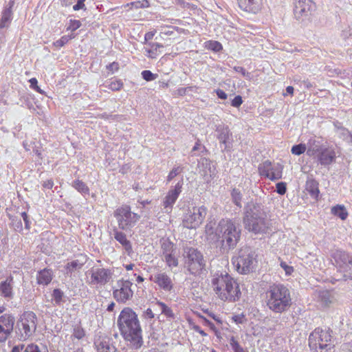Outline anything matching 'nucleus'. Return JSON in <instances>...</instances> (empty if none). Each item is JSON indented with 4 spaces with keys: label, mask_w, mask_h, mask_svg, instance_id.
<instances>
[{
    "label": "nucleus",
    "mask_w": 352,
    "mask_h": 352,
    "mask_svg": "<svg viewBox=\"0 0 352 352\" xmlns=\"http://www.w3.org/2000/svg\"><path fill=\"white\" fill-rule=\"evenodd\" d=\"M315 10V4L312 0H295L294 13L298 21H309L313 11Z\"/></svg>",
    "instance_id": "ddd939ff"
},
{
    "label": "nucleus",
    "mask_w": 352,
    "mask_h": 352,
    "mask_svg": "<svg viewBox=\"0 0 352 352\" xmlns=\"http://www.w3.org/2000/svg\"><path fill=\"white\" fill-rule=\"evenodd\" d=\"M118 227L122 230H130L140 219V216L137 213L132 212L128 205H122L114 211Z\"/></svg>",
    "instance_id": "9b49d317"
},
{
    "label": "nucleus",
    "mask_w": 352,
    "mask_h": 352,
    "mask_svg": "<svg viewBox=\"0 0 352 352\" xmlns=\"http://www.w3.org/2000/svg\"><path fill=\"white\" fill-rule=\"evenodd\" d=\"M243 102V100H242V98L241 96H236L231 102V104L232 106L234 107H239L241 106V104H242Z\"/></svg>",
    "instance_id": "4d7b16f0"
},
{
    "label": "nucleus",
    "mask_w": 352,
    "mask_h": 352,
    "mask_svg": "<svg viewBox=\"0 0 352 352\" xmlns=\"http://www.w3.org/2000/svg\"><path fill=\"white\" fill-rule=\"evenodd\" d=\"M183 186V180L178 182L177 184L170 188L163 201L164 212L169 213L172 210L173 206L177 201L179 194L182 192Z\"/></svg>",
    "instance_id": "f3484780"
},
{
    "label": "nucleus",
    "mask_w": 352,
    "mask_h": 352,
    "mask_svg": "<svg viewBox=\"0 0 352 352\" xmlns=\"http://www.w3.org/2000/svg\"><path fill=\"white\" fill-rule=\"evenodd\" d=\"M37 318L32 311L25 312L17 321L16 333L19 339L25 340L31 337L36 329Z\"/></svg>",
    "instance_id": "9d476101"
},
{
    "label": "nucleus",
    "mask_w": 352,
    "mask_h": 352,
    "mask_svg": "<svg viewBox=\"0 0 352 352\" xmlns=\"http://www.w3.org/2000/svg\"><path fill=\"white\" fill-rule=\"evenodd\" d=\"M14 322V318L10 314L0 316V342H4L11 336Z\"/></svg>",
    "instance_id": "dca6fc26"
},
{
    "label": "nucleus",
    "mask_w": 352,
    "mask_h": 352,
    "mask_svg": "<svg viewBox=\"0 0 352 352\" xmlns=\"http://www.w3.org/2000/svg\"><path fill=\"white\" fill-rule=\"evenodd\" d=\"M146 45V47L144 48L146 52L145 55L150 58H156L160 54L158 50L164 47L163 45L158 43H147Z\"/></svg>",
    "instance_id": "c756f323"
},
{
    "label": "nucleus",
    "mask_w": 352,
    "mask_h": 352,
    "mask_svg": "<svg viewBox=\"0 0 352 352\" xmlns=\"http://www.w3.org/2000/svg\"><path fill=\"white\" fill-rule=\"evenodd\" d=\"M184 267L188 272L197 276L205 270L206 261L203 254L196 248L186 247L184 249Z\"/></svg>",
    "instance_id": "0eeeda50"
},
{
    "label": "nucleus",
    "mask_w": 352,
    "mask_h": 352,
    "mask_svg": "<svg viewBox=\"0 0 352 352\" xmlns=\"http://www.w3.org/2000/svg\"><path fill=\"white\" fill-rule=\"evenodd\" d=\"M72 186L81 194H89V188L87 184L81 180L77 179L74 181L72 184Z\"/></svg>",
    "instance_id": "c9c22d12"
},
{
    "label": "nucleus",
    "mask_w": 352,
    "mask_h": 352,
    "mask_svg": "<svg viewBox=\"0 0 352 352\" xmlns=\"http://www.w3.org/2000/svg\"><path fill=\"white\" fill-rule=\"evenodd\" d=\"M113 232L115 239L122 245L126 254L131 256L133 253L132 245L130 241L127 239L126 234L117 228L113 229Z\"/></svg>",
    "instance_id": "393cba45"
},
{
    "label": "nucleus",
    "mask_w": 352,
    "mask_h": 352,
    "mask_svg": "<svg viewBox=\"0 0 352 352\" xmlns=\"http://www.w3.org/2000/svg\"><path fill=\"white\" fill-rule=\"evenodd\" d=\"M71 38L72 37L68 36H63L60 39L54 42V44L57 47H61L64 46L71 39Z\"/></svg>",
    "instance_id": "3c124183"
},
{
    "label": "nucleus",
    "mask_w": 352,
    "mask_h": 352,
    "mask_svg": "<svg viewBox=\"0 0 352 352\" xmlns=\"http://www.w3.org/2000/svg\"><path fill=\"white\" fill-rule=\"evenodd\" d=\"M144 317L145 318L151 319L154 318V314L153 313L152 310L150 308H148L144 311Z\"/></svg>",
    "instance_id": "774afa93"
},
{
    "label": "nucleus",
    "mask_w": 352,
    "mask_h": 352,
    "mask_svg": "<svg viewBox=\"0 0 352 352\" xmlns=\"http://www.w3.org/2000/svg\"><path fill=\"white\" fill-rule=\"evenodd\" d=\"M199 164L203 168L204 176L209 175L210 178H212L216 175V167L209 159L201 158L199 161Z\"/></svg>",
    "instance_id": "bb28decb"
},
{
    "label": "nucleus",
    "mask_w": 352,
    "mask_h": 352,
    "mask_svg": "<svg viewBox=\"0 0 352 352\" xmlns=\"http://www.w3.org/2000/svg\"><path fill=\"white\" fill-rule=\"evenodd\" d=\"M332 213L340 217L342 220H345L347 218L348 212L343 206L337 205L331 209Z\"/></svg>",
    "instance_id": "e433bc0d"
},
{
    "label": "nucleus",
    "mask_w": 352,
    "mask_h": 352,
    "mask_svg": "<svg viewBox=\"0 0 352 352\" xmlns=\"http://www.w3.org/2000/svg\"><path fill=\"white\" fill-rule=\"evenodd\" d=\"M84 264H85V261H80L78 259L67 263V264L66 265V267H65L66 270H67L66 274H72V273L74 271H75L76 270H80L82 267V266L84 265Z\"/></svg>",
    "instance_id": "72a5a7b5"
},
{
    "label": "nucleus",
    "mask_w": 352,
    "mask_h": 352,
    "mask_svg": "<svg viewBox=\"0 0 352 352\" xmlns=\"http://www.w3.org/2000/svg\"><path fill=\"white\" fill-rule=\"evenodd\" d=\"M216 131L218 133L217 139L220 143L224 145L223 150H227L230 146V137L232 133L228 126L223 125H219L217 126Z\"/></svg>",
    "instance_id": "b1692460"
},
{
    "label": "nucleus",
    "mask_w": 352,
    "mask_h": 352,
    "mask_svg": "<svg viewBox=\"0 0 352 352\" xmlns=\"http://www.w3.org/2000/svg\"><path fill=\"white\" fill-rule=\"evenodd\" d=\"M280 267L285 270L287 275H290L294 272L293 267L288 265L285 262L282 261Z\"/></svg>",
    "instance_id": "5fc2aeb1"
},
{
    "label": "nucleus",
    "mask_w": 352,
    "mask_h": 352,
    "mask_svg": "<svg viewBox=\"0 0 352 352\" xmlns=\"http://www.w3.org/2000/svg\"><path fill=\"white\" fill-rule=\"evenodd\" d=\"M331 331L316 328L309 336V346L312 351L318 352H333L334 344L331 335Z\"/></svg>",
    "instance_id": "6e6552de"
},
{
    "label": "nucleus",
    "mask_w": 352,
    "mask_h": 352,
    "mask_svg": "<svg viewBox=\"0 0 352 352\" xmlns=\"http://www.w3.org/2000/svg\"><path fill=\"white\" fill-rule=\"evenodd\" d=\"M318 182L314 179L309 178L307 180L305 184V189L310 195V196L317 200L320 194L318 188Z\"/></svg>",
    "instance_id": "c85d7f7f"
},
{
    "label": "nucleus",
    "mask_w": 352,
    "mask_h": 352,
    "mask_svg": "<svg viewBox=\"0 0 352 352\" xmlns=\"http://www.w3.org/2000/svg\"><path fill=\"white\" fill-rule=\"evenodd\" d=\"M239 8L248 12L256 14L262 7V0H237Z\"/></svg>",
    "instance_id": "412c9836"
},
{
    "label": "nucleus",
    "mask_w": 352,
    "mask_h": 352,
    "mask_svg": "<svg viewBox=\"0 0 352 352\" xmlns=\"http://www.w3.org/2000/svg\"><path fill=\"white\" fill-rule=\"evenodd\" d=\"M230 344L234 352H245L244 349L239 345L234 337L231 338Z\"/></svg>",
    "instance_id": "09e8293b"
},
{
    "label": "nucleus",
    "mask_w": 352,
    "mask_h": 352,
    "mask_svg": "<svg viewBox=\"0 0 352 352\" xmlns=\"http://www.w3.org/2000/svg\"><path fill=\"white\" fill-rule=\"evenodd\" d=\"M333 125L335 127V132L338 135V136L344 140H349V137H351V132L345 127H344L342 124L338 121L333 122Z\"/></svg>",
    "instance_id": "7c9ffc66"
},
{
    "label": "nucleus",
    "mask_w": 352,
    "mask_h": 352,
    "mask_svg": "<svg viewBox=\"0 0 352 352\" xmlns=\"http://www.w3.org/2000/svg\"><path fill=\"white\" fill-rule=\"evenodd\" d=\"M205 231L208 241L217 247L219 246L223 254L236 248L241 234L239 225L228 219H222L216 228H213L212 223H208Z\"/></svg>",
    "instance_id": "f257e3e1"
},
{
    "label": "nucleus",
    "mask_w": 352,
    "mask_h": 352,
    "mask_svg": "<svg viewBox=\"0 0 352 352\" xmlns=\"http://www.w3.org/2000/svg\"><path fill=\"white\" fill-rule=\"evenodd\" d=\"M64 293L60 289H54L52 292V298L54 300V304L60 305L62 302H64Z\"/></svg>",
    "instance_id": "58836bf2"
},
{
    "label": "nucleus",
    "mask_w": 352,
    "mask_h": 352,
    "mask_svg": "<svg viewBox=\"0 0 352 352\" xmlns=\"http://www.w3.org/2000/svg\"><path fill=\"white\" fill-rule=\"evenodd\" d=\"M142 78L146 81H151L156 78L157 74H153L149 70H144L142 72Z\"/></svg>",
    "instance_id": "8fccbe9b"
},
{
    "label": "nucleus",
    "mask_w": 352,
    "mask_h": 352,
    "mask_svg": "<svg viewBox=\"0 0 352 352\" xmlns=\"http://www.w3.org/2000/svg\"><path fill=\"white\" fill-rule=\"evenodd\" d=\"M336 153L331 146H324L317 155L318 162L321 165L327 166L335 162Z\"/></svg>",
    "instance_id": "6ab92c4d"
},
{
    "label": "nucleus",
    "mask_w": 352,
    "mask_h": 352,
    "mask_svg": "<svg viewBox=\"0 0 352 352\" xmlns=\"http://www.w3.org/2000/svg\"><path fill=\"white\" fill-rule=\"evenodd\" d=\"M276 192L279 195H283L285 194L286 190H287V187H286L285 183L279 182V183L276 184Z\"/></svg>",
    "instance_id": "603ef678"
},
{
    "label": "nucleus",
    "mask_w": 352,
    "mask_h": 352,
    "mask_svg": "<svg viewBox=\"0 0 352 352\" xmlns=\"http://www.w3.org/2000/svg\"><path fill=\"white\" fill-rule=\"evenodd\" d=\"M104 86L112 91H119L122 89L123 83L120 80H115L111 82H106Z\"/></svg>",
    "instance_id": "79ce46f5"
},
{
    "label": "nucleus",
    "mask_w": 352,
    "mask_h": 352,
    "mask_svg": "<svg viewBox=\"0 0 352 352\" xmlns=\"http://www.w3.org/2000/svg\"><path fill=\"white\" fill-rule=\"evenodd\" d=\"M307 150V146L305 144H299L294 145L292 147L291 152L292 154L296 155H300L305 152Z\"/></svg>",
    "instance_id": "49530a36"
},
{
    "label": "nucleus",
    "mask_w": 352,
    "mask_h": 352,
    "mask_svg": "<svg viewBox=\"0 0 352 352\" xmlns=\"http://www.w3.org/2000/svg\"><path fill=\"white\" fill-rule=\"evenodd\" d=\"M267 307L275 314L288 311L292 304L289 289L283 284L270 285L265 292Z\"/></svg>",
    "instance_id": "20e7f679"
},
{
    "label": "nucleus",
    "mask_w": 352,
    "mask_h": 352,
    "mask_svg": "<svg viewBox=\"0 0 352 352\" xmlns=\"http://www.w3.org/2000/svg\"><path fill=\"white\" fill-rule=\"evenodd\" d=\"M282 170L283 167L279 164L272 166L270 180L273 181L280 179L282 177Z\"/></svg>",
    "instance_id": "4c0bfd02"
},
{
    "label": "nucleus",
    "mask_w": 352,
    "mask_h": 352,
    "mask_svg": "<svg viewBox=\"0 0 352 352\" xmlns=\"http://www.w3.org/2000/svg\"><path fill=\"white\" fill-rule=\"evenodd\" d=\"M232 200L238 207L241 208L242 194L237 188H234L231 192Z\"/></svg>",
    "instance_id": "ea45409f"
},
{
    "label": "nucleus",
    "mask_w": 352,
    "mask_h": 352,
    "mask_svg": "<svg viewBox=\"0 0 352 352\" xmlns=\"http://www.w3.org/2000/svg\"><path fill=\"white\" fill-rule=\"evenodd\" d=\"M54 186V182L52 179H48L43 183V187L47 189L52 188Z\"/></svg>",
    "instance_id": "338daca9"
},
{
    "label": "nucleus",
    "mask_w": 352,
    "mask_h": 352,
    "mask_svg": "<svg viewBox=\"0 0 352 352\" xmlns=\"http://www.w3.org/2000/svg\"><path fill=\"white\" fill-rule=\"evenodd\" d=\"M30 87L36 90L37 92L42 94L43 91L37 85L38 81L35 78H31L30 80Z\"/></svg>",
    "instance_id": "6e6d98bb"
},
{
    "label": "nucleus",
    "mask_w": 352,
    "mask_h": 352,
    "mask_svg": "<svg viewBox=\"0 0 352 352\" xmlns=\"http://www.w3.org/2000/svg\"><path fill=\"white\" fill-rule=\"evenodd\" d=\"M213 290L223 301L236 302L241 296L239 284L227 272L216 273L212 279Z\"/></svg>",
    "instance_id": "39448f33"
},
{
    "label": "nucleus",
    "mask_w": 352,
    "mask_h": 352,
    "mask_svg": "<svg viewBox=\"0 0 352 352\" xmlns=\"http://www.w3.org/2000/svg\"><path fill=\"white\" fill-rule=\"evenodd\" d=\"M97 352H119L117 348L109 340H102L97 345Z\"/></svg>",
    "instance_id": "2f4dec72"
},
{
    "label": "nucleus",
    "mask_w": 352,
    "mask_h": 352,
    "mask_svg": "<svg viewBox=\"0 0 352 352\" xmlns=\"http://www.w3.org/2000/svg\"><path fill=\"white\" fill-rule=\"evenodd\" d=\"M11 352H49L46 345L30 343L27 345L19 344L13 346Z\"/></svg>",
    "instance_id": "aec40b11"
},
{
    "label": "nucleus",
    "mask_w": 352,
    "mask_h": 352,
    "mask_svg": "<svg viewBox=\"0 0 352 352\" xmlns=\"http://www.w3.org/2000/svg\"><path fill=\"white\" fill-rule=\"evenodd\" d=\"M157 305L160 307L162 314H164L168 318H174V314L172 309L166 304L162 302H157Z\"/></svg>",
    "instance_id": "37998d69"
},
{
    "label": "nucleus",
    "mask_w": 352,
    "mask_h": 352,
    "mask_svg": "<svg viewBox=\"0 0 352 352\" xmlns=\"http://www.w3.org/2000/svg\"><path fill=\"white\" fill-rule=\"evenodd\" d=\"M74 335L75 338H76L78 339H80L84 336L85 333H84V331L82 329H74Z\"/></svg>",
    "instance_id": "0e129e2a"
},
{
    "label": "nucleus",
    "mask_w": 352,
    "mask_h": 352,
    "mask_svg": "<svg viewBox=\"0 0 352 352\" xmlns=\"http://www.w3.org/2000/svg\"><path fill=\"white\" fill-rule=\"evenodd\" d=\"M155 34V32H148L146 33L144 35V43L145 45H146L147 43H149L148 41H151L153 38Z\"/></svg>",
    "instance_id": "680f3d73"
},
{
    "label": "nucleus",
    "mask_w": 352,
    "mask_h": 352,
    "mask_svg": "<svg viewBox=\"0 0 352 352\" xmlns=\"http://www.w3.org/2000/svg\"><path fill=\"white\" fill-rule=\"evenodd\" d=\"M255 251L249 246L242 247L236 256L232 258V263L236 270L241 274H248L255 269L256 261Z\"/></svg>",
    "instance_id": "423d86ee"
},
{
    "label": "nucleus",
    "mask_w": 352,
    "mask_h": 352,
    "mask_svg": "<svg viewBox=\"0 0 352 352\" xmlns=\"http://www.w3.org/2000/svg\"><path fill=\"white\" fill-rule=\"evenodd\" d=\"M206 47L215 52H220L222 50L221 44L219 42L215 41H209L206 42Z\"/></svg>",
    "instance_id": "a18cd8bd"
},
{
    "label": "nucleus",
    "mask_w": 352,
    "mask_h": 352,
    "mask_svg": "<svg viewBox=\"0 0 352 352\" xmlns=\"http://www.w3.org/2000/svg\"><path fill=\"white\" fill-rule=\"evenodd\" d=\"M163 258L169 267H177L178 265V260L173 253L163 256Z\"/></svg>",
    "instance_id": "c03bdc74"
},
{
    "label": "nucleus",
    "mask_w": 352,
    "mask_h": 352,
    "mask_svg": "<svg viewBox=\"0 0 352 352\" xmlns=\"http://www.w3.org/2000/svg\"><path fill=\"white\" fill-rule=\"evenodd\" d=\"M149 280L155 283L158 287L165 292H170L174 287L172 278L164 272H157L151 274Z\"/></svg>",
    "instance_id": "a211bd4d"
},
{
    "label": "nucleus",
    "mask_w": 352,
    "mask_h": 352,
    "mask_svg": "<svg viewBox=\"0 0 352 352\" xmlns=\"http://www.w3.org/2000/svg\"><path fill=\"white\" fill-rule=\"evenodd\" d=\"M113 275V271L111 269L96 267L91 270V285H105L111 280Z\"/></svg>",
    "instance_id": "2eb2a0df"
},
{
    "label": "nucleus",
    "mask_w": 352,
    "mask_h": 352,
    "mask_svg": "<svg viewBox=\"0 0 352 352\" xmlns=\"http://www.w3.org/2000/svg\"><path fill=\"white\" fill-rule=\"evenodd\" d=\"M117 324L124 339L129 342L133 349H139L143 345L142 331L138 315L129 307L120 312Z\"/></svg>",
    "instance_id": "f03ea898"
},
{
    "label": "nucleus",
    "mask_w": 352,
    "mask_h": 352,
    "mask_svg": "<svg viewBox=\"0 0 352 352\" xmlns=\"http://www.w3.org/2000/svg\"><path fill=\"white\" fill-rule=\"evenodd\" d=\"M334 260L336 267L340 273H343L340 276L337 275L336 280H348L352 279V254L342 250H336L331 254Z\"/></svg>",
    "instance_id": "1a4fd4ad"
},
{
    "label": "nucleus",
    "mask_w": 352,
    "mask_h": 352,
    "mask_svg": "<svg viewBox=\"0 0 352 352\" xmlns=\"http://www.w3.org/2000/svg\"><path fill=\"white\" fill-rule=\"evenodd\" d=\"M107 69L113 74L118 70V63L116 62H113L107 66Z\"/></svg>",
    "instance_id": "bf43d9fd"
},
{
    "label": "nucleus",
    "mask_w": 352,
    "mask_h": 352,
    "mask_svg": "<svg viewBox=\"0 0 352 352\" xmlns=\"http://www.w3.org/2000/svg\"><path fill=\"white\" fill-rule=\"evenodd\" d=\"M314 298L322 307H328L333 301V296L329 290L318 289L314 293Z\"/></svg>",
    "instance_id": "5701e85b"
},
{
    "label": "nucleus",
    "mask_w": 352,
    "mask_h": 352,
    "mask_svg": "<svg viewBox=\"0 0 352 352\" xmlns=\"http://www.w3.org/2000/svg\"><path fill=\"white\" fill-rule=\"evenodd\" d=\"M21 217L24 221L25 223V227L26 229H30V221L28 219V216L25 212H23L21 213Z\"/></svg>",
    "instance_id": "052dcab7"
},
{
    "label": "nucleus",
    "mask_w": 352,
    "mask_h": 352,
    "mask_svg": "<svg viewBox=\"0 0 352 352\" xmlns=\"http://www.w3.org/2000/svg\"><path fill=\"white\" fill-rule=\"evenodd\" d=\"M232 318H233V320L237 324H242L244 322V316L243 315L234 316Z\"/></svg>",
    "instance_id": "69168bd1"
},
{
    "label": "nucleus",
    "mask_w": 352,
    "mask_h": 352,
    "mask_svg": "<svg viewBox=\"0 0 352 352\" xmlns=\"http://www.w3.org/2000/svg\"><path fill=\"white\" fill-rule=\"evenodd\" d=\"M85 0H78L77 3L73 6L74 10L82 9L85 7L84 1Z\"/></svg>",
    "instance_id": "e2e57ef3"
},
{
    "label": "nucleus",
    "mask_w": 352,
    "mask_h": 352,
    "mask_svg": "<svg viewBox=\"0 0 352 352\" xmlns=\"http://www.w3.org/2000/svg\"><path fill=\"white\" fill-rule=\"evenodd\" d=\"M53 276V272L50 269L45 268L40 270L36 275L37 283L47 285L52 281Z\"/></svg>",
    "instance_id": "a878e982"
},
{
    "label": "nucleus",
    "mask_w": 352,
    "mask_h": 352,
    "mask_svg": "<svg viewBox=\"0 0 352 352\" xmlns=\"http://www.w3.org/2000/svg\"><path fill=\"white\" fill-rule=\"evenodd\" d=\"M13 277L10 276L5 280L0 283V296L7 300H11L14 297Z\"/></svg>",
    "instance_id": "4be33fe9"
},
{
    "label": "nucleus",
    "mask_w": 352,
    "mask_h": 352,
    "mask_svg": "<svg viewBox=\"0 0 352 352\" xmlns=\"http://www.w3.org/2000/svg\"><path fill=\"white\" fill-rule=\"evenodd\" d=\"M272 170V164L269 160L265 161L258 167V171L261 176H264L270 179Z\"/></svg>",
    "instance_id": "f704fd0d"
},
{
    "label": "nucleus",
    "mask_w": 352,
    "mask_h": 352,
    "mask_svg": "<svg viewBox=\"0 0 352 352\" xmlns=\"http://www.w3.org/2000/svg\"><path fill=\"white\" fill-rule=\"evenodd\" d=\"M118 288L113 290V296L118 302L124 303L130 300L133 295L131 289L132 283L128 280H119L117 282Z\"/></svg>",
    "instance_id": "4468645a"
},
{
    "label": "nucleus",
    "mask_w": 352,
    "mask_h": 352,
    "mask_svg": "<svg viewBox=\"0 0 352 352\" xmlns=\"http://www.w3.org/2000/svg\"><path fill=\"white\" fill-rule=\"evenodd\" d=\"M207 214V208L202 206L189 208L184 214L182 224L188 229H196L203 222Z\"/></svg>",
    "instance_id": "f8f14e48"
},
{
    "label": "nucleus",
    "mask_w": 352,
    "mask_h": 352,
    "mask_svg": "<svg viewBox=\"0 0 352 352\" xmlns=\"http://www.w3.org/2000/svg\"><path fill=\"white\" fill-rule=\"evenodd\" d=\"M183 171V168L181 166L174 167L172 170L169 173L167 177V182H170L174 177L178 175Z\"/></svg>",
    "instance_id": "de8ad7c7"
},
{
    "label": "nucleus",
    "mask_w": 352,
    "mask_h": 352,
    "mask_svg": "<svg viewBox=\"0 0 352 352\" xmlns=\"http://www.w3.org/2000/svg\"><path fill=\"white\" fill-rule=\"evenodd\" d=\"M201 318L203 320V324L206 326H208L210 327V329L213 330L214 331H217L216 327L214 324L210 321L209 320L206 319L205 317L201 316Z\"/></svg>",
    "instance_id": "13d9d810"
},
{
    "label": "nucleus",
    "mask_w": 352,
    "mask_h": 352,
    "mask_svg": "<svg viewBox=\"0 0 352 352\" xmlns=\"http://www.w3.org/2000/svg\"><path fill=\"white\" fill-rule=\"evenodd\" d=\"M324 147V146L322 145L320 141L314 138H311L307 142V154L309 156L318 155Z\"/></svg>",
    "instance_id": "cd10ccee"
},
{
    "label": "nucleus",
    "mask_w": 352,
    "mask_h": 352,
    "mask_svg": "<svg viewBox=\"0 0 352 352\" xmlns=\"http://www.w3.org/2000/svg\"><path fill=\"white\" fill-rule=\"evenodd\" d=\"M162 250L163 256H165L168 254H171L174 252V244L170 242L169 240H164L162 243Z\"/></svg>",
    "instance_id": "a19ab883"
},
{
    "label": "nucleus",
    "mask_w": 352,
    "mask_h": 352,
    "mask_svg": "<svg viewBox=\"0 0 352 352\" xmlns=\"http://www.w3.org/2000/svg\"><path fill=\"white\" fill-rule=\"evenodd\" d=\"M12 20V10L11 7L6 8L2 13V16L0 20V28H4L8 26V24Z\"/></svg>",
    "instance_id": "473e14b6"
},
{
    "label": "nucleus",
    "mask_w": 352,
    "mask_h": 352,
    "mask_svg": "<svg viewBox=\"0 0 352 352\" xmlns=\"http://www.w3.org/2000/svg\"><path fill=\"white\" fill-rule=\"evenodd\" d=\"M81 25V23L78 20H71L69 23V25L67 28V30L71 31H75L78 29Z\"/></svg>",
    "instance_id": "864d4df0"
},
{
    "label": "nucleus",
    "mask_w": 352,
    "mask_h": 352,
    "mask_svg": "<svg viewBox=\"0 0 352 352\" xmlns=\"http://www.w3.org/2000/svg\"><path fill=\"white\" fill-rule=\"evenodd\" d=\"M243 223L245 229L254 234L272 232L271 220L267 218L263 207L256 203L249 202L245 206Z\"/></svg>",
    "instance_id": "7ed1b4c3"
}]
</instances>
